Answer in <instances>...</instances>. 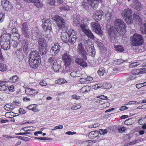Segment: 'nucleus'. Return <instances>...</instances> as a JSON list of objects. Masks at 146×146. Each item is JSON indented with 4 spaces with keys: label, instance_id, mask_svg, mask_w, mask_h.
<instances>
[{
    "label": "nucleus",
    "instance_id": "obj_1",
    "mask_svg": "<svg viewBox=\"0 0 146 146\" xmlns=\"http://www.w3.org/2000/svg\"><path fill=\"white\" fill-rule=\"evenodd\" d=\"M114 22V27H110L108 31L111 42H116L118 35L123 36L125 33L126 30L125 25L122 20L117 19Z\"/></svg>",
    "mask_w": 146,
    "mask_h": 146
},
{
    "label": "nucleus",
    "instance_id": "obj_2",
    "mask_svg": "<svg viewBox=\"0 0 146 146\" xmlns=\"http://www.w3.org/2000/svg\"><path fill=\"white\" fill-rule=\"evenodd\" d=\"M131 44L133 46H138L142 45L144 42V40L142 36L137 33L134 34L130 38Z\"/></svg>",
    "mask_w": 146,
    "mask_h": 146
},
{
    "label": "nucleus",
    "instance_id": "obj_3",
    "mask_svg": "<svg viewBox=\"0 0 146 146\" xmlns=\"http://www.w3.org/2000/svg\"><path fill=\"white\" fill-rule=\"evenodd\" d=\"M39 51L42 55L46 54L47 47L46 41L43 38L40 37L38 40Z\"/></svg>",
    "mask_w": 146,
    "mask_h": 146
},
{
    "label": "nucleus",
    "instance_id": "obj_4",
    "mask_svg": "<svg viewBox=\"0 0 146 146\" xmlns=\"http://www.w3.org/2000/svg\"><path fill=\"white\" fill-rule=\"evenodd\" d=\"M132 11L130 9H127L123 11L121 13L122 16L128 24H130L132 22Z\"/></svg>",
    "mask_w": 146,
    "mask_h": 146
},
{
    "label": "nucleus",
    "instance_id": "obj_5",
    "mask_svg": "<svg viewBox=\"0 0 146 146\" xmlns=\"http://www.w3.org/2000/svg\"><path fill=\"white\" fill-rule=\"evenodd\" d=\"M57 25V27L60 30H63L65 28L66 23L62 17L58 16L55 19Z\"/></svg>",
    "mask_w": 146,
    "mask_h": 146
},
{
    "label": "nucleus",
    "instance_id": "obj_6",
    "mask_svg": "<svg viewBox=\"0 0 146 146\" xmlns=\"http://www.w3.org/2000/svg\"><path fill=\"white\" fill-rule=\"evenodd\" d=\"M80 28L82 31L89 38L94 39L95 36L91 31L88 28L87 25L84 24H81L80 25Z\"/></svg>",
    "mask_w": 146,
    "mask_h": 146
},
{
    "label": "nucleus",
    "instance_id": "obj_7",
    "mask_svg": "<svg viewBox=\"0 0 146 146\" xmlns=\"http://www.w3.org/2000/svg\"><path fill=\"white\" fill-rule=\"evenodd\" d=\"M85 47L84 48V45L82 43H80L78 45L77 51L81 56L85 57L88 54L87 50H86L87 45L85 44Z\"/></svg>",
    "mask_w": 146,
    "mask_h": 146
},
{
    "label": "nucleus",
    "instance_id": "obj_8",
    "mask_svg": "<svg viewBox=\"0 0 146 146\" xmlns=\"http://www.w3.org/2000/svg\"><path fill=\"white\" fill-rule=\"evenodd\" d=\"M76 33L74 30L72 29L68 31V42L71 44H74L76 41Z\"/></svg>",
    "mask_w": 146,
    "mask_h": 146
},
{
    "label": "nucleus",
    "instance_id": "obj_9",
    "mask_svg": "<svg viewBox=\"0 0 146 146\" xmlns=\"http://www.w3.org/2000/svg\"><path fill=\"white\" fill-rule=\"evenodd\" d=\"M87 60V56H81L80 58H76L74 59L75 62L80 65L83 68L86 67L87 66V64L85 62Z\"/></svg>",
    "mask_w": 146,
    "mask_h": 146
},
{
    "label": "nucleus",
    "instance_id": "obj_10",
    "mask_svg": "<svg viewBox=\"0 0 146 146\" xmlns=\"http://www.w3.org/2000/svg\"><path fill=\"white\" fill-rule=\"evenodd\" d=\"M71 56L67 52L64 53L62 56V59L64 63L65 67H67L69 66L71 62Z\"/></svg>",
    "mask_w": 146,
    "mask_h": 146
},
{
    "label": "nucleus",
    "instance_id": "obj_11",
    "mask_svg": "<svg viewBox=\"0 0 146 146\" xmlns=\"http://www.w3.org/2000/svg\"><path fill=\"white\" fill-rule=\"evenodd\" d=\"M93 30L97 34L102 35V31L101 29V26L98 23L92 22L90 24Z\"/></svg>",
    "mask_w": 146,
    "mask_h": 146
},
{
    "label": "nucleus",
    "instance_id": "obj_12",
    "mask_svg": "<svg viewBox=\"0 0 146 146\" xmlns=\"http://www.w3.org/2000/svg\"><path fill=\"white\" fill-rule=\"evenodd\" d=\"M60 46L58 43L54 44V46H52L50 50V54L53 56L56 55L60 51Z\"/></svg>",
    "mask_w": 146,
    "mask_h": 146
},
{
    "label": "nucleus",
    "instance_id": "obj_13",
    "mask_svg": "<svg viewBox=\"0 0 146 146\" xmlns=\"http://www.w3.org/2000/svg\"><path fill=\"white\" fill-rule=\"evenodd\" d=\"M42 26L44 31L49 30L51 31L52 29L51 23L50 20L49 19H44L42 20Z\"/></svg>",
    "mask_w": 146,
    "mask_h": 146
},
{
    "label": "nucleus",
    "instance_id": "obj_14",
    "mask_svg": "<svg viewBox=\"0 0 146 146\" xmlns=\"http://www.w3.org/2000/svg\"><path fill=\"white\" fill-rule=\"evenodd\" d=\"M20 38L18 40L17 38H11V40L10 41V46H12L15 48H18L19 47H21L20 44Z\"/></svg>",
    "mask_w": 146,
    "mask_h": 146
},
{
    "label": "nucleus",
    "instance_id": "obj_15",
    "mask_svg": "<svg viewBox=\"0 0 146 146\" xmlns=\"http://www.w3.org/2000/svg\"><path fill=\"white\" fill-rule=\"evenodd\" d=\"M22 33L24 37L28 38L30 32L28 29V23L27 22H24L22 24Z\"/></svg>",
    "mask_w": 146,
    "mask_h": 146
},
{
    "label": "nucleus",
    "instance_id": "obj_16",
    "mask_svg": "<svg viewBox=\"0 0 146 146\" xmlns=\"http://www.w3.org/2000/svg\"><path fill=\"white\" fill-rule=\"evenodd\" d=\"M104 15V13L102 11H97L93 16V18L96 21H100L102 19Z\"/></svg>",
    "mask_w": 146,
    "mask_h": 146
},
{
    "label": "nucleus",
    "instance_id": "obj_17",
    "mask_svg": "<svg viewBox=\"0 0 146 146\" xmlns=\"http://www.w3.org/2000/svg\"><path fill=\"white\" fill-rule=\"evenodd\" d=\"M40 60L29 59V64L31 68H36L38 66Z\"/></svg>",
    "mask_w": 146,
    "mask_h": 146
},
{
    "label": "nucleus",
    "instance_id": "obj_18",
    "mask_svg": "<svg viewBox=\"0 0 146 146\" xmlns=\"http://www.w3.org/2000/svg\"><path fill=\"white\" fill-rule=\"evenodd\" d=\"M11 38L10 34L7 33L6 32H3L1 36L0 41H11Z\"/></svg>",
    "mask_w": 146,
    "mask_h": 146
},
{
    "label": "nucleus",
    "instance_id": "obj_19",
    "mask_svg": "<svg viewBox=\"0 0 146 146\" xmlns=\"http://www.w3.org/2000/svg\"><path fill=\"white\" fill-rule=\"evenodd\" d=\"M40 60V58L38 52L36 51L31 52L29 56V59Z\"/></svg>",
    "mask_w": 146,
    "mask_h": 146
},
{
    "label": "nucleus",
    "instance_id": "obj_20",
    "mask_svg": "<svg viewBox=\"0 0 146 146\" xmlns=\"http://www.w3.org/2000/svg\"><path fill=\"white\" fill-rule=\"evenodd\" d=\"M131 6L133 8L139 11L141 10L142 9V7L138 0H135L133 1Z\"/></svg>",
    "mask_w": 146,
    "mask_h": 146
},
{
    "label": "nucleus",
    "instance_id": "obj_21",
    "mask_svg": "<svg viewBox=\"0 0 146 146\" xmlns=\"http://www.w3.org/2000/svg\"><path fill=\"white\" fill-rule=\"evenodd\" d=\"M38 90L29 88H27L25 89V92L28 95H30L31 96H34L37 94Z\"/></svg>",
    "mask_w": 146,
    "mask_h": 146
},
{
    "label": "nucleus",
    "instance_id": "obj_22",
    "mask_svg": "<svg viewBox=\"0 0 146 146\" xmlns=\"http://www.w3.org/2000/svg\"><path fill=\"white\" fill-rule=\"evenodd\" d=\"M29 38V36H28V38H27L26 37H24L23 40L22 45L23 46V51L25 53H26V52L28 48V41Z\"/></svg>",
    "mask_w": 146,
    "mask_h": 146
},
{
    "label": "nucleus",
    "instance_id": "obj_23",
    "mask_svg": "<svg viewBox=\"0 0 146 146\" xmlns=\"http://www.w3.org/2000/svg\"><path fill=\"white\" fill-rule=\"evenodd\" d=\"M132 74H143L146 73V68H144L141 69H134L132 72Z\"/></svg>",
    "mask_w": 146,
    "mask_h": 146
},
{
    "label": "nucleus",
    "instance_id": "obj_24",
    "mask_svg": "<svg viewBox=\"0 0 146 146\" xmlns=\"http://www.w3.org/2000/svg\"><path fill=\"white\" fill-rule=\"evenodd\" d=\"M10 41H0L2 48L4 50H8L10 47Z\"/></svg>",
    "mask_w": 146,
    "mask_h": 146
},
{
    "label": "nucleus",
    "instance_id": "obj_25",
    "mask_svg": "<svg viewBox=\"0 0 146 146\" xmlns=\"http://www.w3.org/2000/svg\"><path fill=\"white\" fill-rule=\"evenodd\" d=\"M100 0H88V2L90 4L92 7L94 9H96L98 7Z\"/></svg>",
    "mask_w": 146,
    "mask_h": 146
},
{
    "label": "nucleus",
    "instance_id": "obj_26",
    "mask_svg": "<svg viewBox=\"0 0 146 146\" xmlns=\"http://www.w3.org/2000/svg\"><path fill=\"white\" fill-rule=\"evenodd\" d=\"M12 35H11V38H15L16 39L17 38L18 40L20 39V35L18 33L17 28H15L13 29L12 30Z\"/></svg>",
    "mask_w": 146,
    "mask_h": 146
},
{
    "label": "nucleus",
    "instance_id": "obj_27",
    "mask_svg": "<svg viewBox=\"0 0 146 146\" xmlns=\"http://www.w3.org/2000/svg\"><path fill=\"white\" fill-rule=\"evenodd\" d=\"M68 31H66L62 33L61 38L64 42L67 43L68 42Z\"/></svg>",
    "mask_w": 146,
    "mask_h": 146
},
{
    "label": "nucleus",
    "instance_id": "obj_28",
    "mask_svg": "<svg viewBox=\"0 0 146 146\" xmlns=\"http://www.w3.org/2000/svg\"><path fill=\"white\" fill-rule=\"evenodd\" d=\"M61 67L60 61H56L53 63V68L55 71L58 72Z\"/></svg>",
    "mask_w": 146,
    "mask_h": 146
},
{
    "label": "nucleus",
    "instance_id": "obj_29",
    "mask_svg": "<svg viewBox=\"0 0 146 146\" xmlns=\"http://www.w3.org/2000/svg\"><path fill=\"white\" fill-rule=\"evenodd\" d=\"M86 50H87L88 54H89L92 56H94L95 55L96 53L93 46H89L88 48H87Z\"/></svg>",
    "mask_w": 146,
    "mask_h": 146
},
{
    "label": "nucleus",
    "instance_id": "obj_30",
    "mask_svg": "<svg viewBox=\"0 0 146 146\" xmlns=\"http://www.w3.org/2000/svg\"><path fill=\"white\" fill-rule=\"evenodd\" d=\"M24 1L27 3H29L30 2L34 3L35 5L37 6L38 8L41 7L42 3L40 2L39 0H23Z\"/></svg>",
    "mask_w": 146,
    "mask_h": 146
},
{
    "label": "nucleus",
    "instance_id": "obj_31",
    "mask_svg": "<svg viewBox=\"0 0 146 146\" xmlns=\"http://www.w3.org/2000/svg\"><path fill=\"white\" fill-rule=\"evenodd\" d=\"M98 134L99 132L98 131H93L89 133L88 136L90 138L93 139L97 137Z\"/></svg>",
    "mask_w": 146,
    "mask_h": 146
},
{
    "label": "nucleus",
    "instance_id": "obj_32",
    "mask_svg": "<svg viewBox=\"0 0 146 146\" xmlns=\"http://www.w3.org/2000/svg\"><path fill=\"white\" fill-rule=\"evenodd\" d=\"M5 81H1L0 82V91H6L8 87L6 86Z\"/></svg>",
    "mask_w": 146,
    "mask_h": 146
},
{
    "label": "nucleus",
    "instance_id": "obj_33",
    "mask_svg": "<svg viewBox=\"0 0 146 146\" xmlns=\"http://www.w3.org/2000/svg\"><path fill=\"white\" fill-rule=\"evenodd\" d=\"M133 18L136 21H140L141 20L140 14L138 12H135L133 15Z\"/></svg>",
    "mask_w": 146,
    "mask_h": 146
},
{
    "label": "nucleus",
    "instance_id": "obj_34",
    "mask_svg": "<svg viewBox=\"0 0 146 146\" xmlns=\"http://www.w3.org/2000/svg\"><path fill=\"white\" fill-rule=\"evenodd\" d=\"M21 47H19L17 48V50L15 52V53L19 57H23V55L22 51V49Z\"/></svg>",
    "mask_w": 146,
    "mask_h": 146
},
{
    "label": "nucleus",
    "instance_id": "obj_35",
    "mask_svg": "<svg viewBox=\"0 0 146 146\" xmlns=\"http://www.w3.org/2000/svg\"><path fill=\"white\" fill-rule=\"evenodd\" d=\"M91 89L90 86H87L82 87L80 90V92L83 93L88 92Z\"/></svg>",
    "mask_w": 146,
    "mask_h": 146
},
{
    "label": "nucleus",
    "instance_id": "obj_36",
    "mask_svg": "<svg viewBox=\"0 0 146 146\" xmlns=\"http://www.w3.org/2000/svg\"><path fill=\"white\" fill-rule=\"evenodd\" d=\"M73 20L74 22V24L75 25H77L79 24L80 21L79 16L74 15L73 16Z\"/></svg>",
    "mask_w": 146,
    "mask_h": 146
},
{
    "label": "nucleus",
    "instance_id": "obj_37",
    "mask_svg": "<svg viewBox=\"0 0 146 146\" xmlns=\"http://www.w3.org/2000/svg\"><path fill=\"white\" fill-rule=\"evenodd\" d=\"M4 108L7 111H10L12 110L15 108V107L11 104H8L4 106Z\"/></svg>",
    "mask_w": 146,
    "mask_h": 146
},
{
    "label": "nucleus",
    "instance_id": "obj_38",
    "mask_svg": "<svg viewBox=\"0 0 146 146\" xmlns=\"http://www.w3.org/2000/svg\"><path fill=\"white\" fill-rule=\"evenodd\" d=\"M1 4L3 8L6 9L9 5V1L7 0H2Z\"/></svg>",
    "mask_w": 146,
    "mask_h": 146
},
{
    "label": "nucleus",
    "instance_id": "obj_39",
    "mask_svg": "<svg viewBox=\"0 0 146 146\" xmlns=\"http://www.w3.org/2000/svg\"><path fill=\"white\" fill-rule=\"evenodd\" d=\"M106 69L104 68H100L98 71V73L100 76H103L106 72Z\"/></svg>",
    "mask_w": 146,
    "mask_h": 146
},
{
    "label": "nucleus",
    "instance_id": "obj_40",
    "mask_svg": "<svg viewBox=\"0 0 146 146\" xmlns=\"http://www.w3.org/2000/svg\"><path fill=\"white\" fill-rule=\"evenodd\" d=\"M56 61L55 60V57H50L48 59L47 62L50 64H53V63Z\"/></svg>",
    "mask_w": 146,
    "mask_h": 146
},
{
    "label": "nucleus",
    "instance_id": "obj_41",
    "mask_svg": "<svg viewBox=\"0 0 146 146\" xmlns=\"http://www.w3.org/2000/svg\"><path fill=\"white\" fill-rule=\"evenodd\" d=\"M18 80V78L17 76L15 75L11 77L9 79V82H15Z\"/></svg>",
    "mask_w": 146,
    "mask_h": 146
},
{
    "label": "nucleus",
    "instance_id": "obj_42",
    "mask_svg": "<svg viewBox=\"0 0 146 146\" xmlns=\"http://www.w3.org/2000/svg\"><path fill=\"white\" fill-rule=\"evenodd\" d=\"M133 118H131L126 119L124 122V123L126 125H130L133 123Z\"/></svg>",
    "mask_w": 146,
    "mask_h": 146
},
{
    "label": "nucleus",
    "instance_id": "obj_43",
    "mask_svg": "<svg viewBox=\"0 0 146 146\" xmlns=\"http://www.w3.org/2000/svg\"><path fill=\"white\" fill-rule=\"evenodd\" d=\"M28 108L29 110H32L34 112L37 111L36 109V106L35 104L30 105L28 107Z\"/></svg>",
    "mask_w": 146,
    "mask_h": 146
},
{
    "label": "nucleus",
    "instance_id": "obj_44",
    "mask_svg": "<svg viewBox=\"0 0 146 146\" xmlns=\"http://www.w3.org/2000/svg\"><path fill=\"white\" fill-rule=\"evenodd\" d=\"M90 141V140L86 141L82 143L81 141H79V142L80 144V146H88L90 145L89 143Z\"/></svg>",
    "mask_w": 146,
    "mask_h": 146
},
{
    "label": "nucleus",
    "instance_id": "obj_45",
    "mask_svg": "<svg viewBox=\"0 0 146 146\" xmlns=\"http://www.w3.org/2000/svg\"><path fill=\"white\" fill-rule=\"evenodd\" d=\"M115 49L118 51L120 52H123L124 50L123 47L121 45H118L115 46Z\"/></svg>",
    "mask_w": 146,
    "mask_h": 146
},
{
    "label": "nucleus",
    "instance_id": "obj_46",
    "mask_svg": "<svg viewBox=\"0 0 146 146\" xmlns=\"http://www.w3.org/2000/svg\"><path fill=\"white\" fill-rule=\"evenodd\" d=\"M140 31L143 34H146V23L143 25V27L140 28Z\"/></svg>",
    "mask_w": 146,
    "mask_h": 146
},
{
    "label": "nucleus",
    "instance_id": "obj_47",
    "mask_svg": "<svg viewBox=\"0 0 146 146\" xmlns=\"http://www.w3.org/2000/svg\"><path fill=\"white\" fill-rule=\"evenodd\" d=\"M6 70V66L0 63V71L4 72Z\"/></svg>",
    "mask_w": 146,
    "mask_h": 146
},
{
    "label": "nucleus",
    "instance_id": "obj_48",
    "mask_svg": "<svg viewBox=\"0 0 146 146\" xmlns=\"http://www.w3.org/2000/svg\"><path fill=\"white\" fill-rule=\"evenodd\" d=\"M67 82L65 80H63L62 79H61L58 80L56 81L55 82L57 84H62L63 83H64Z\"/></svg>",
    "mask_w": 146,
    "mask_h": 146
},
{
    "label": "nucleus",
    "instance_id": "obj_49",
    "mask_svg": "<svg viewBox=\"0 0 146 146\" xmlns=\"http://www.w3.org/2000/svg\"><path fill=\"white\" fill-rule=\"evenodd\" d=\"M140 64L139 63L137 62H133L131 63L129 65L130 68L136 67Z\"/></svg>",
    "mask_w": 146,
    "mask_h": 146
},
{
    "label": "nucleus",
    "instance_id": "obj_50",
    "mask_svg": "<svg viewBox=\"0 0 146 146\" xmlns=\"http://www.w3.org/2000/svg\"><path fill=\"white\" fill-rule=\"evenodd\" d=\"M99 133H100V135H104L106 134L107 131L106 129H99V131H98Z\"/></svg>",
    "mask_w": 146,
    "mask_h": 146
},
{
    "label": "nucleus",
    "instance_id": "obj_51",
    "mask_svg": "<svg viewBox=\"0 0 146 146\" xmlns=\"http://www.w3.org/2000/svg\"><path fill=\"white\" fill-rule=\"evenodd\" d=\"M117 129L119 132L123 133L125 131L126 129L125 127H124L120 126L118 127Z\"/></svg>",
    "mask_w": 146,
    "mask_h": 146
},
{
    "label": "nucleus",
    "instance_id": "obj_52",
    "mask_svg": "<svg viewBox=\"0 0 146 146\" xmlns=\"http://www.w3.org/2000/svg\"><path fill=\"white\" fill-rule=\"evenodd\" d=\"M138 123L140 125H142L144 123V118L143 117H140L138 120Z\"/></svg>",
    "mask_w": 146,
    "mask_h": 146
},
{
    "label": "nucleus",
    "instance_id": "obj_53",
    "mask_svg": "<svg viewBox=\"0 0 146 146\" xmlns=\"http://www.w3.org/2000/svg\"><path fill=\"white\" fill-rule=\"evenodd\" d=\"M5 16L3 13H0V23L3 22L5 19Z\"/></svg>",
    "mask_w": 146,
    "mask_h": 146
},
{
    "label": "nucleus",
    "instance_id": "obj_54",
    "mask_svg": "<svg viewBox=\"0 0 146 146\" xmlns=\"http://www.w3.org/2000/svg\"><path fill=\"white\" fill-rule=\"evenodd\" d=\"M47 3L50 5L53 6L55 5V1L54 0H47Z\"/></svg>",
    "mask_w": 146,
    "mask_h": 146
},
{
    "label": "nucleus",
    "instance_id": "obj_55",
    "mask_svg": "<svg viewBox=\"0 0 146 146\" xmlns=\"http://www.w3.org/2000/svg\"><path fill=\"white\" fill-rule=\"evenodd\" d=\"M105 88L106 89H109L111 87V84L109 83H105L104 84Z\"/></svg>",
    "mask_w": 146,
    "mask_h": 146
},
{
    "label": "nucleus",
    "instance_id": "obj_56",
    "mask_svg": "<svg viewBox=\"0 0 146 146\" xmlns=\"http://www.w3.org/2000/svg\"><path fill=\"white\" fill-rule=\"evenodd\" d=\"M97 98H99L100 99L103 100H107L108 98L107 96H106L104 95L100 96H97Z\"/></svg>",
    "mask_w": 146,
    "mask_h": 146
},
{
    "label": "nucleus",
    "instance_id": "obj_57",
    "mask_svg": "<svg viewBox=\"0 0 146 146\" xmlns=\"http://www.w3.org/2000/svg\"><path fill=\"white\" fill-rule=\"evenodd\" d=\"M136 77V75L134 74H132L130 75L129 77V79L130 80H133Z\"/></svg>",
    "mask_w": 146,
    "mask_h": 146
},
{
    "label": "nucleus",
    "instance_id": "obj_58",
    "mask_svg": "<svg viewBox=\"0 0 146 146\" xmlns=\"http://www.w3.org/2000/svg\"><path fill=\"white\" fill-rule=\"evenodd\" d=\"M82 74L81 72L79 70L76 71V77H78L81 76Z\"/></svg>",
    "mask_w": 146,
    "mask_h": 146
},
{
    "label": "nucleus",
    "instance_id": "obj_59",
    "mask_svg": "<svg viewBox=\"0 0 146 146\" xmlns=\"http://www.w3.org/2000/svg\"><path fill=\"white\" fill-rule=\"evenodd\" d=\"M79 82L81 84H83L86 82V78H81L79 79Z\"/></svg>",
    "mask_w": 146,
    "mask_h": 146
},
{
    "label": "nucleus",
    "instance_id": "obj_60",
    "mask_svg": "<svg viewBox=\"0 0 146 146\" xmlns=\"http://www.w3.org/2000/svg\"><path fill=\"white\" fill-rule=\"evenodd\" d=\"M39 84L41 86H45L47 85V83L46 81L42 80L39 83Z\"/></svg>",
    "mask_w": 146,
    "mask_h": 146
},
{
    "label": "nucleus",
    "instance_id": "obj_61",
    "mask_svg": "<svg viewBox=\"0 0 146 146\" xmlns=\"http://www.w3.org/2000/svg\"><path fill=\"white\" fill-rule=\"evenodd\" d=\"M35 139L42 140H50V138L46 137H35Z\"/></svg>",
    "mask_w": 146,
    "mask_h": 146
},
{
    "label": "nucleus",
    "instance_id": "obj_62",
    "mask_svg": "<svg viewBox=\"0 0 146 146\" xmlns=\"http://www.w3.org/2000/svg\"><path fill=\"white\" fill-rule=\"evenodd\" d=\"M60 10H68L69 9V8L68 7L63 6L60 7Z\"/></svg>",
    "mask_w": 146,
    "mask_h": 146
},
{
    "label": "nucleus",
    "instance_id": "obj_63",
    "mask_svg": "<svg viewBox=\"0 0 146 146\" xmlns=\"http://www.w3.org/2000/svg\"><path fill=\"white\" fill-rule=\"evenodd\" d=\"M19 112L21 114H23L25 113V111L23 109L20 108L19 110Z\"/></svg>",
    "mask_w": 146,
    "mask_h": 146
},
{
    "label": "nucleus",
    "instance_id": "obj_64",
    "mask_svg": "<svg viewBox=\"0 0 146 146\" xmlns=\"http://www.w3.org/2000/svg\"><path fill=\"white\" fill-rule=\"evenodd\" d=\"M72 98L75 99L76 100H78L80 98V96H78L74 94L72 96Z\"/></svg>",
    "mask_w": 146,
    "mask_h": 146
}]
</instances>
